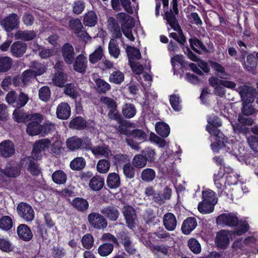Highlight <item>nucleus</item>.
<instances>
[{"instance_id": "f257e3e1", "label": "nucleus", "mask_w": 258, "mask_h": 258, "mask_svg": "<svg viewBox=\"0 0 258 258\" xmlns=\"http://www.w3.org/2000/svg\"><path fill=\"white\" fill-rule=\"evenodd\" d=\"M216 221L219 225L236 226L233 233L238 236L244 234L249 229L248 223L246 221L238 222L237 217L233 213L221 214L217 218Z\"/></svg>"}, {"instance_id": "f03ea898", "label": "nucleus", "mask_w": 258, "mask_h": 258, "mask_svg": "<svg viewBox=\"0 0 258 258\" xmlns=\"http://www.w3.org/2000/svg\"><path fill=\"white\" fill-rule=\"evenodd\" d=\"M252 90L253 89L251 87L244 86L239 92L242 100L243 102L242 112L246 116L251 115L257 111L251 105L248 104L253 102L254 100Z\"/></svg>"}, {"instance_id": "7ed1b4c3", "label": "nucleus", "mask_w": 258, "mask_h": 258, "mask_svg": "<svg viewBox=\"0 0 258 258\" xmlns=\"http://www.w3.org/2000/svg\"><path fill=\"white\" fill-rule=\"evenodd\" d=\"M43 120L42 115L38 113L30 114L29 120L31 122L28 124L26 132L30 136H36L41 133L40 123Z\"/></svg>"}, {"instance_id": "20e7f679", "label": "nucleus", "mask_w": 258, "mask_h": 258, "mask_svg": "<svg viewBox=\"0 0 258 258\" xmlns=\"http://www.w3.org/2000/svg\"><path fill=\"white\" fill-rule=\"evenodd\" d=\"M90 225L97 230L104 229L107 226V221L105 217L97 212H92L88 216Z\"/></svg>"}, {"instance_id": "39448f33", "label": "nucleus", "mask_w": 258, "mask_h": 258, "mask_svg": "<svg viewBox=\"0 0 258 258\" xmlns=\"http://www.w3.org/2000/svg\"><path fill=\"white\" fill-rule=\"evenodd\" d=\"M20 17L15 13L10 14L0 21L1 26L7 32H10L18 27Z\"/></svg>"}, {"instance_id": "423d86ee", "label": "nucleus", "mask_w": 258, "mask_h": 258, "mask_svg": "<svg viewBox=\"0 0 258 258\" xmlns=\"http://www.w3.org/2000/svg\"><path fill=\"white\" fill-rule=\"evenodd\" d=\"M17 212L21 218L27 222H30L34 218V211L32 207L25 203H21L17 206Z\"/></svg>"}, {"instance_id": "0eeeda50", "label": "nucleus", "mask_w": 258, "mask_h": 258, "mask_svg": "<svg viewBox=\"0 0 258 258\" xmlns=\"http://www.w3.org/2000/svg\"><path fill=\"white\" fill-rule=\"evenodd\" d=\"M45 72V69L44 67L36 68L35 67L24 72L20 79L24 85H26L35 77L41 75Z\"/></svg>"}, {"instance_id": "6e6552de", "label": "nucleus", "mask_w": 258, "mask_h": 258, "mask_svg": "<svg viewBox=\"0 0 258 258\" xmlns=\"http://www.w3.org/2000/svg\"><path fill=\"white\" fill-rule=\"evenodd\" d=\"M122 213L128 227L131 229H134L136 227L137 220L135 209L131 206H124Z\"/></svg>"}, {"instance_id": "1a4fd4ad", "label": "nucleus", "mask_w": 258, "mask_h": 258, "mask_svg": "<svg viewBox=\"0 0 258 258\" xmlns=\"http://www.w3.org/2000/svg\"><path fill=\"white\" fill-rule=\"evenodd\" d=\"M61 66H54L56 71L52 77V80L53 84L59 87H63L67 81V76L63 73Z\"/></svg>"}, {"instance_id": "9d476101", "label": "nucleus", "mask_w": 258, "mask_h": 258, "mask_svg": "<svg viewBox=\"0 0 258 258\" xmlns=\"http://www.w3.org/2000/svg\"><path fill=\"white\" fill-rule=\"evenodd\" d=\"M50 144L49 140L45 139L36 142L34 146L32 155L33 158L38 159L41 154V152L48 148Z\"/></svg>"}, {"instance_id": "9b49d317", "label": "nucleus", "mask_w": 258, "mask_h": 258, "mask_svg": "<svg viewBox=\"0 0 258 258\" xmlns=\"http://www.w3.org/2000/svg\"><path fill=\"white\" fill-rule=\"evenodd\" d=\"M13 143L10 140H5L0 144V155L4 157H10L15 153Z\"/></svg>"}, {"instance_id": "f8f14e48", "label": "nucleus", "mask_w": 258, "mask_h": 258, "mask_svg": "<svg viewBox=\"0 0 258 258\" xmlns=\"http://www.w3.org/2000/svg\"><path fill=\"white\" fill-rule=\"evenodd\" d=\"M61 53L65 62L71 64L74 60V50L73 46L69 43H65L61 48Z\"/></svg>"}, {"instance_id": "ddd939ff", "label": "nucleus", "mask_w": 258, "mask_h": 258, "mask_svg": "<svg viewBox=\"0 0 258 258\" xmlns=\"http://www.w3.org/2000/svg\"><path fill=\"white\" fill-rule=\"evenodd\" d=\"M228 231L222 230L216 235V244L218 248L224 249L229 244V238Z\"/></svg>"}, {"instance_id": "4468645a", "label": "nucleus", "mask_w": 258, "mask_h": 258, "mask_svg": "<svg viewBox=\"0 0 258 258\" xmlns=\"http://www.w3.org/2000/svg\"><path fill=\"white\" fill-rule=\"evenodd\" d=\"M20 174L18 167L13 166L11 164H8L5 169L0 168V180L5 177H16Z\"/></svg>"}, {"instance_id": "2eb2a0df", "label": "nucleus", "mask_w": 258, "mask_h": 258, "mask_svg": "<svg viewBox=\"0 0 258 258\" xmlns=\"http://www.w3.org/2000/svg\"><path fill=\"white\" fill-rule=\"evenodd\" d=\"M92 153L96 157L109 158L112 155L109 147L104 144L93 147Z\"/></svg>"}, {"instance_id": "dca6fc26", "label": "nucleus", "mask_w": 258, "mask_h": 258, "mask_svg": "<svg viewBox=\"0 0 258 258\" xmlns=\"http://www.w3.org/2000/svg\"><path fill=\"white\" fill-rule=\"evenodd\" d=\"M165 228L168 231H173L177 225V220L175 215L171 213L165 214L163 218Z\"/></svg>"}, {"instance_id": "f3484780", "label": "nucleus", "mask_w": 258, "mask_h": 258, "mask_svg": "<svg viewBox=\"0 0 258 258\" xmlns=\"http://www.w3.org/2000/svg\"><path fill=\"white\" fill-rule=\"evenodd\" d=\"M56 113L58 118L67 119L71 115V108L67 103L61 102L57 106Z\"/></svg>"}, {"instance_id": "a211bd4d", "label": "nucleus", "mask_w": 258, "mask_h": 258, "mask_svg": "<svg viewBox=\"0 0 258 258\" xmlns=\"http://www.w3.org/2000/svg\"><path fill=\"white\" fill-rule=\"evenodd\" d=\"M17 231L19 237L24 241H29L33 237L31 229L26 224H22L19 225Z\"/></svg>"}, {"instance_id": "6ab92c4d", "label": "nucleus", "mask_w": 258, "mask_h": 258, "mask_svg": "<svg viewBox=\"0 0 258 258\" xmlns=\"http://www.w3.org/2000/svg\"><path fill=\"white\" fill-rule=\"evenodd\" d=\"M100 212L109 220L113 221H116L119 215V212L117 208L111 206L102 208L100 210Z\"/></svg>"}, {"instance_id": "aec40b11", "label": "nucleus", "mask_w": 258, "mask_h": 258, "mask_svg": "<svg viewBox=\"0 0 258 258\" xmlns=\"http://www.w3.org/2000/svg\"><path fill=\"white\" fill-rule=\"evenodd\" d=\"M108 29L112 32L113 37L115 38H120L122 34L120 27L117 20L112 17H110L107 21Z\"/></svg>"}, {"instance_id": "412c9836", "label": "nucleus", "mask_w": 258, "mask_h": 258, "mask_svg": "<svg viewBox=\"0 0 258 258\" xmlns=\"http://www.w3.org/2000/svg\"><path fill=\"white\" fill-rule=\"evenodd\" d=\"M197 226L196 219L194 217H189L184 220L181 230L185 234H189Z\"/></svg>"}, {"instance_id": "4be33fe9", "label": "nucleus", "mask_w": 258, "mask_h": 258, "mask_svg": "<svg viewBox=\"0 0 258 258\" xmlns=\"http://www.w3.org/2000/svg\"><path fill=\"white\" fill-rule=\"evenodd\" d=\"M27 45L21 41L15 42L11 46V51L12 54L17 57L22 56L26 51Z\"/></svg>"}, {"instance_id": "5701e85b", "label": "nucleus", "mask_w": 258, "mask_h": 258, "mask_svg": "<svg viewBox=\"0 0 258 258\" xmlns=\"http://www.w3.org/2000/svg\"><path fill=\"white\" fill-rule=\"evenodd\" d=\"M104 185V179L100 175L93 176L89 183V187L94 191H99Z\"/></svg>"}, {"instance_id": "b1692460", "label": "nucleus", "mask_w": 258, "mask_h": 258, "mask_svg": "<svg viewBox=\"0 0 258 258\" xmlns=\"http://www.w3.org/2000/svg\"><path fill=\"white\" fill-rule=\"evenodd\" d=\"M82 139L77 136H73L67 139L66 145L71 151L77 150L81 148Z\"/></svg>"}, {"instance_id": "393cba45", "label": "nucleus", "mask_w": 258, "mask_h": 258, "mask_svg": "<svg viewBox=\"0 0 258 258\" xmlns=\"http://www.w3.org/2000/svg\"><path fill=\"white\" fill-rule=\"evenodd\" d=\"M83 24L86 26L93 27L97 23V17L93 11H89L83 16Z\"/></svg>"}, {"instance_id": "a878e982", "label": "nucleus", "mask_w": 258, "mask_h": 258, "mask_svg": "<svg viewBox=\"0 0 258 258\" xmlns=\"http://www.w3.org/2000/svg\"><path fill=\"white\" fill-rule=\"evenodd\" d=\"M106 183L110 188H116L120 185V179L119 175L115 172L110 173L107 176Z\"/></svg>"}, {"instance_id": "bb28decb", "label": "nucleus", "mask_w": 258, "mask_h": 258, "mask_svg": "<svg viewBox=\"0 0 258 258\" xmlns=\"http://www.w3.org/2000/svg\"><path fill=\"white\" fill-rule=\"evenodd\" d=\"M119 18L122 20L121 21L122 31L131 30L134 26L132 18L128 15L121 13L119 15Z\"/></svg>"}, {"instance_id": "cd10ccee", "label": "nucleus", "mask_w": 258, "mask_h": 258, "mask_svg": "<svg viewBox=\"0 0 258 258\" xmlns=\"http://www.w3.org/2000/svg\"><path fill=\"white\" fill-rule=\"evenodd\" d=\"M35 32L34 31L31 30H19L15 34V37L16 39H22L25 41L31 40L35 37Z\"/></svg>"}, {"instance_id": "c85d7f7f", "label": "nucleus", "mask_w": 258, "mask_h": 258, "mask_svg": "<svg viewBox=\"0 0 258 258\" xmlns=\"http://www.w3.org/2000/svg\"><path fill=\"white\" fill-rule=\"evenodd\" d=\"M190 45L192 49L197 53L201 54V51L198 48L205 52H208L209 50L204 43L197 37H194L189 39Z\"/></svg>"}, {"instance_id": "c756f323", "label": "nucleus", "mask_w": 258, "mask_h": 258, "mask_svg": "<svg viewBox=\"0 0 258 258\" xmlns=\"http://www.w3.org/2000/svg\"><path fill=\"white\" fill-rule=\"evenodd\" d=\"M72 205L74 208L81 212L85 211L89 207L87 201L80 198H75L72 202Z\"/></svg>"}, {"instance_id": "7c9ffc66", "label": "nucleus", "mask_w": 258, "mask_h": 258, "mask_svg": "<svg viewBox=\"0 0 258 258\" xmlns=\"http://www.w3.org/2000/svg\"><path fill=\"white\" fill-rule=\"evenodd\" d=\"M122 113L127 118H131L135 116L137 110L134 105L131 103H126L122 107Z\"/></svg>"}, {"instance_id": "2f4dec72", "label": "nucleus", "mask_w": 258, "mask_h": 258, "mask_svg": "<svg viewBox=\"0 0 258 258\" xmlns=\"http://www.w3.org/2000/svg\"><path fill=\"white\" fill-rule=\"evenodd\" d=\"M94 81L96 86V89L99 93L105 94L111 89L110 85L104 80L101 79H94Z\"/></svg>"}, {"instance_id": "473e14b6", "label": "nucleus", "mask_w": 258, "mask_h": 258, "mask_svg": "<svg viewBox=\"0 0 258 258\" xmlns=\"http://www.w3.org/2000/svg\"><path fill=\"white\" fill-rule=\"evenodd\" d=\"M215 205L212 203L203 200L200 202L198 207L199 212L204 214H207L211 213L214 210Z\"/></svg>"}, {"instance_id": "72a5a7b5", "label": "nucleus", "mask_w": 258, "mask_h": 258, "mask_svg": "<svg viewBox=\"0 0 258 258\" xmlns=\"http://www.w3.org/2000/svg\"><path fill=\"white\" fill-rule=\"evenodd\" d=\"M157 133L163 137H167L170 134V128L168 125L163 122H157L155 125Z\"/></svg>"}, {"instance_id": "f704fd0d", "label": "nucleus", "mask_w": 258, "mask_h": 258, "mask_svg": "<svg viewBox=\"0 0 258 258\" xmlns=\"http://www.w3.org/2000/svg\"><path fill=\"white\" fill-rule=\"evenodd\" d=\"M171 195V189L168 187H166L164 189L163 193L161 195L158 194L157 196H155L154 199V202L159 204H162L165 202L167 200H169Z\"/></svg>"}, {"instance_id": "c9c22d12", "label": "nucleus", "mask_w": 258, "mask_h": 258, "mask_svg": "<svg viewBox=\"0 0 258 258\" xmlns=\"http://www.w3.org/2000/svg\"><path fill=\"white\" fill-rule=\"evenodd\" d=\"M67 175L61 170L54 172L52 175V179L54 182L58 184L64 183L67 180Z\"/></svg>"}, {"instance_id": "e433bc0d", "label": "nucleus", "mask_w": 258, "mask_h": 258, "mask_svg": "<svg viewBox=\"0 0 258 258\" xmlns=\"http://www.w3.org/2000/svg\"><path fill=\"white\" fill-rule=\"evenodd\" d=\"M85 160L81 157L75 158L70 163V167L74 170H82L85 167Z\"/></svg>"}, {"instance_id": "4c0bfd02", "label": "nucleus", "mask_w": 258, "mask_h": 258, "mask_svg": "<svg viewBox=\"0 0 258 258\" xmlns=\"http://www.w3.org/2000/svg\"><path fill=\"white\" fill-rule=\"evenodd\" d=\"M110 163L106 159L99 160L96 165L97 171L101 174L107 173L110 169Z\"/></svg>"}, {"instance_id": "58836bf2", "label": "nucleus", "mask_w": 258, "mask_h": 258, "mask_svg": "<svg viewBox=\"0 0 258 258\" xmlns=\"http://www.w3.org/2000/svg\"><path fill=\"white\" fill-rule=\"evenodd\" d=\"M104 56L101 46L98 47L89 56V61L91 63H96L101 60Z\"/></svg>"}, {"instance_id": "ea45409f", "label": "nucleus", "mask_w": 258, "mask_h": 258, "mask_svg": "<svg viewBox=\"0 0 258 258\" xmlns=\"http://www.w3.org/2000/svg\"><path fill=\"white\" fill-rule=\"evenodd\" d=\"M108 50L110 54L116 58L118 57L120 53V50L117 43L116 40L112 38L110 40L108 45Z\"/></svg>"}, {"instance_id": "a19ab883", "label": "nucleus", "mask_w": 258, "mask_h": 258, "mask_svg": "<svg viewBox=\"0 0 258 258\" xmlns=\"http://www.w3.org/2000/svg\"><path fill=\"white\" fill-rule=\"evenodd\" d=\"M14 120L18 122H23L29 120L30 114H27L24 111L19 109H16L13 112Z\"/></svg>"}, {"instance_id": "79ce46f5", "label": "nucleus", "mask_w": 258, "mask_h": 258, "mask_svg": "<svg viewBox=\"0 0 258 258\" xmlns=\"http://www.w3.org/2000/svg\"><path fill=\"white\" fill-rule=\"evenodd\" d=\"M156 176L155 171L151 168L144 169L141 173L142 179L145 182H151Z\"/></svg>"}, {"instance_id": "37998d69", "label": "nucleus", "mask_w": 258, "mask_h": 258, "mask_svg": "<svg viewBox=\"0 0 258 258\" xmlns=\"http://www.w3.org/2000/svg\"><path fill=\"white\" fill-rule=\"evenodd\" d=\"M113 249L112 244L105 243L100 245L98 248V252L102 256H106L109 255Z\"/></svg>"}, {"instance_id": "c03bdc74", "label": "nucleus", "mask_w": 258, "mask_h": 258, "mask_svg": "<svg viewBox=\"0 0 258 258\" xmlns=\"http://www.w3.org/2000/svg\"><path fill=\"white\" fill-rule=\"evenodd\" d=\"M147 163V159L143 155L138 154L134 157L132 161L133 166L137 168H142L144 167Z\"/></svg>"}, {"instance_id": "a18cd8bd", "label": "nucleus", "mask_w": 258, "mask_h": 258, "mask_svg": "<svg viewBox=\"0 0 258 258\" xmlns=\"http://www.w3.org/2000/svg\"><path fill=\"white\" fill-rule=\"evenodd\" d=\"M121 242L126 252L131 254L135 253L136 248L135 247L134 244L129 237H126L122 238Z\"/></svg>"}, {"instance_id": "49530a36", "label": "nucleus", "mask_w": 258, "mask_h": 258, "mask_svg": "<svg viewBox=\"0 0 258 258\" xmlns=\"http://www.w3.org/2000/svg\"><path fill=\"white\" fill-rule=\"evenodd\" d=\"M69 27L75 34L79 31L83 29V26L79 18L72 19L69 21Z\"/></svg>"}, {"instance_id": "de8ad7c7", "label": "nucleus", "mask_w": 258, "mask_h": 258, "mask_svg": "<svg viewBox=\"0 0 258 258\" xmlns=\"http://www.w3.org/2000/svg\"><path fill=\"white\" fill-rule=\"evenodd\" d=\"M13 226L12 218L8 216H3L0 219V228L4 230H10Z\"/></svg>"}, {"instance_id": "09e8293b", "label": "nucleus", "mask_w": 258, "mask_h": 258, "mask_svg": "<svg viewBox=\"0 0 258 258\" xmlns=\"http://www.w3.org/2000/svg\"><path fill=\"white\" fill-rule=\"evenodd\" d=\"M85 125V122L82 117H77L72 119L70 123V127L75 129L81 130L84 128Z\"/></svg>"}, {"instance_id": "8fccbe9b", "label": "nucleus", "mask_w": 258, "mask_h": 258, "mask_svg": "<svg viewBox=\"0 0 258 258\" xmlns=\"http://www.w3.org/2000/svg\"><path fill=\"white\" fill-rule=\"evenodd\" d=\"M203 198L204 200L212 203L215 205L217 203V199L215 192L210 189L203 191Z\"/></svg>"}, {"instance_id": "3c124183", "label": "nucleus", "mask_w": 258, "mask_h": 258, "mask_svg": "<svg viewBox=\"0 0 258 258\" xmlns=\"http://www.w3.org/2000/svg\"><path fill=\"white\" fill-rule=\"evenodd\" d=\"M81 242L85 248L90 249L93 245L94 238L90 234H86L82 238Z\"/></svg>"}, {"instance_id": "603ef678", "label": "nucleus", "mask_w": 258, "mask_h": 258, "mask_svg": "<svg viewBox=\"0 0 258 258\" xmlns=\"http://www.w3.org/2000/svg\"><path fill=\"white\" fill-rule=\"evenodd\" d=\"M126 51L130 62H131V59H139L141 58V55L138 49L130 47L127 48Z\"/></svg>"}, {"instance_id": "864d4df0", "label": "nucleus", "mask_w": 258, "mask_h": 258, "mask_svg": "<svg viewBox=\"0 0 258 258\" xmlns=\"http://www.w3.org/2000/svg\"><path fill=\"white\" fill-rule=\"evenodd\" d=\"M165 16L168 24L174 30H177V29L180 28L176 17L172 13H166Z\"/></svg>"}, {"instance_id": "5fc2aeb1", "label": "nucleus", "mask_w": 258, "mask_h": 258, "mask_svg": "<svg viewBox=\"0 0 258 258\" xmlns=\"http://www.w3.org/2000/svg\"><path fill=\"white\" fill-rule=\"evenodd\" d=\"M51 92L49 87L43 86L39 91V98L43 101H47L50 97Z\"/></svg>"}, {"instance_id": "6e6d98bb", "label": "nucleus", "mask_w": 258, "mask_h": 258, "mask_svg": "<svg viewBox=\"0 0 258 258\" xmlns=\"http://www.w3.org/2000/svg\"><path fill=\"white\" fill-rule=\"evenodd\" d=\"M124 80V75L120 72L116 71L112 73L109 77V81L115 84H120Z\"/></svg>"}, {"instance_id": "4d7b16f0", "label": "nucleus", "mask_w": 258, "mask_h": 258, "mask_svg": "<svg viewBox=\"0 0 258 258\" xmlns=\"http://www.w3.org/2000/svg\"><path fill=\"white\" fill-rule=\"evenodd\" d=\"M218 127H212L211 125H207L206 127L208 132L218 140H224L223 134L217 128Z\"/></svg>"}, {"instance_id": "13d9d810", "label": "nucleus", "mask_w": 258, "mask_h": 258, "mask_svg": "<svg viewBox=\"0 0 258 258\" xmlns=\"http://www.w3.org/2000/svg\"><path fill=\"white\" fill-rule=\"evenodd\" d=\"M247 142L249 147L254 152L258 151V137L249 136L247 137Z\"/></svg>"}, {"instance_id": "bf43d9fd", "label": "nucleus", "mask_w": 258, "mask_h": 258, "mask_svg": "<svg viewBox=\"0 0 258 258\" xmlns=\"http://www.w3.org/2000/svg\"><path fill=\"white\" fill-rule=\"evenodd\" d=\"M189 249L195 253H199L201 251V247L199 242L195 239H190L188 241Z\"/></svg>"}, {"instance_id": "052dcab7", "label": "nucleus", "mask_w": 258, "mask_h": 258, "mask_svg": "<svg viewBox=\"0 0 258 258\" xmlns=\"http://www.w3.org/2000/svg\"><path fill=\"white\" fill-rule=\"evenodd\" d=\"M135 167L130 164H126L123 167V171L126 178L131 179L134 177L135 175Z\"/></svg>"}, {"instance_id": "680f3d73", "label": "nucleus", "mask_w": 258, "mask_h": 258, "mask_svg": "<svg viewBox=\"0 0 258 258\" xmlns=\"http://www.w3.org/2000/svg\"><path fill=\"white\" fill-rule=\"evenodd\" d=\"M100 101L109 110L116 108V102L112 98L106 96H103L101 97Z\"/></svg>"}, {"instance_id": "e2e57ef3", "label": "nucleus", "mask_w": 258, "mask_h": 258, "mask_svg": "<svg viewBox=\"0 0 258 258\" xmlns=\"http://www.w3.org/2000/svg\"><path fill=\"white\" fill-rule=\"evenodd\" d=\"M85 8V5L84 2L77 1L74 3L73 6V12L76 15L81 14Z\"/></svg>"}, {"instance_id": "0e129e2a", "label": "nucleus", "mask_w": 258, "mask_h": 258, "mask_svg": "<svg viewBox=\"0 0 258 258\" xmlns=\"http://www.w3.org/2000/svg\"><path fill=\"white\" fill-rule=\"evenodd\" d=\"M0 249L5 252H9L13 249L12 244L7 239H0Z\"/></svg>"}, {"instance_id": "69168bd1", "label": "nucleus", "mask_w": 258, "mask_h": 258, "mask_svg": "<svg viewBox=\"0 0 258 258\" xmlns=\"http://www.w3.org/2000/svg\"><path fill=\"white\" fill-rule=\"evenodd\" d=\"M27 159L29 161L28 170L33 175H38L40 173V169L38 165L31 160V158L28 157Z\"/></svg>"}, {"instance_id": "338daca9", "label": "nucleus", "mask_w": 258, "mask_h": 258, "mask_svg": "<svg viewBox=\"0 0 258 258\" xmlns=\"http://www.w3.org/2000/svg\"><path fill=\"white\" fill-rule=\"evenodd\" d=\"M215 71L216 75L221 79H227L229 75L225 71L222 66H211Z\"/></svg>"}, {"instance_id": "774afa93", "label": "nucleus", "mask_w": 258, "mask_h": 258, "mask_svg": "<svg viewBox=\"0 0 258 258\" xmlns=\"http://www.w3.org/2000/svg\"><path fill=\"white\" fill-rule=\"evenodd\" d=\"M170 102L173 109L175 111H179L181 109L180 105L179 97L176 95H172L170 97Z\"/></svg>"}]
</instances>
